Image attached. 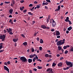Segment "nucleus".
Segmentation results:
<instances>
[{
	"label": "nucleus",
	"mask_w": 73,
	"mask_h": 73,
	"mask_svg": "<svg viewBox=\"0 0 73 73\" xmlns=\"http://www.w3.org/2000/svg\"><path fill=\"white\" fill-rule=\"evenodd\" d=\"M9 34L11 35H12L13 34V33H12V32H9Z\"/></svg>",
	"instance_id": "nucleus-45"
},
{
	"label": "nucleus",
	"mask_w": 73,
	"mask_h": 73,
	"mask_svg": "<svg viewBox=\"0 0 73 73\" xmlns=\"http://www.w3.org/2000/svg\"><path fill=\"white\" fill-rule=\"evenodd\" d=\"M33 6V5H32V4H30L29 5V7H32Z\"/></svg>",
	"instance_id": "nucleus-56"
},
{
	"label": "nucleus",
	"mask_w": 73,
	"mask_h": 73,
	"mask_svg": "<svg viewBox=\"0 0 73 73\" xmlns=\"http://www.w3.org/2000/svg\"><path fill=\"white\" fill-rule=\"evenodd\" d=\"M58 50H61L62 49V47L60 46H58Z\"/></svg>",
	"instance_id": "nucleus-11"
},
{
	"label": "nucleus",
	"mask_w": 73,
	"mask_h": 73,
	"mask_svg": "<svg viewBox=\"0 0 73 73\" xmlns=\"http://www.w3.org/2000/svg\"><path fill=\"white\" fill-rule=\"evenodd\" d=\"M60 5H59L58 6V9H56L55 11H59L60 9Z\"/></svg>",
	"instance_id": "nucleus-10"
},
{
	"label": "nucleus",
	"mask_w": 73,
	"mask_h": 73,
	"mask_svg": "<svg viewBox=\"0 0 73 73\" xmlns=\"http://www.w3.org/2000/svg\"><path fill=\"white\" fill-rule=\"evenodd\" d=\"M64 42H62V40H61L60 41H58L57 42V44L58 46L59 45H63L64 44Z\"/></svg>",
	"instance_id": "nucleus-2"
},
{
	"label": "nucleus",
	"mask_w": 73,
	"mask_h": 73,
	"mask_svg": "<svg viewBox=\"0 0 73 73\" xmlns=\"http://www.w3.org/2000/svg\"><path fill=\"white\" fill-rule=\"evenodd\" d=\"M20 9L21 11H23V8H22V7H20Z\"/></svg>",
	"instance_id": "nucleus-59"
},
{
	"label": "nucleus",
	"mask_w": 73,
	"mask_h": 73,
	"mask_svg": "<svg viewBox=\"0 0 73 73\" xmlns=\"http://www.w3.org/2000/svg\"><path fill=\"white\" fill-rule=\"evenodd\" d=\"M36 60V57H34L33 59V62H35V60Z\"/></svg>",
	"instance_id": "nucleus-29"
},
{
	"label": "nucleus",
	"mask_w": 73,
	"mask_h": 73,
	"mask_svg": "<svg viewBox=\"0 0 73 73\" xmlns=\"http://www.w3.org/2000/svg\"><path fill=\"white\" fill-rule=\"evenodd\" d=\"M52 23H55L56 22H55V21L53 20V19H52Z\"/></svg>",
	"instance_id": "nucleus-55"
},
{
	"label": "nucleus",
	"mask_w": 73,
	"mask_h": 73,
	"mask_svg": "<svg viewBox=\"0 0 73 73\" xmlns=\"http://www.w3.org/2000/svg\"><path fill=\"white\" fill-rule=\"evenodd\" d=\"M4 69L5 70H7L8 71V73H9V69H8V68L7 67V66H4Z\"/></svg>",
	"instance_id": "nucleus-5"
},
{
	"label": "nucleus",
	"mask_w": 73,
	"mask_h": 73,
	"mask_svg": "<svg viewBox=\"0 0 73 73\" xmlns=\"http://www.w3.org/2000/svg\"><path fill=\"white\" fill-rule=\"evenodd\" d=\"M37 67L38 69H42V66H37Z\"/></svg>",
	"instance_id": "nucleus-22"
},
{
	"label": "nucleus",
	"mask_w": 73,
	"mask_h": 73,
	"mask_svg": "<svg viewBox=\"0 0 73 73\" xmlns=\"http://www.w3.org/2000/svg\"><path fill=\"white\" fill-rule=\"evenodd\" d=\"M46 29H49L50 28L49 27H46Z\"/></svg>",
	"instance_id": "nucleus-53"
},
{
	"label": "nucleus",
	"mask_w": 73,
	"mask_h": 73,
	"mask_svg": "<svg viewBox=\"0 0 73 73\" xmlns=\"http://www.w3.org/2000/svg\"><path fill=\"white\" fill-rule=\"evenodd\" d=\"M49 19H47L46 20V21H47V23H48V22H49Z\"/></svg>",
	"instance_id": "nucleus-40"
},
{
	"label": "nucleus",
	"mask_w": 73,
	"mask_h": 73,
	"mask_svg": "<svg viewBox=\"0 0 73 73\" xmlns=\"http://www.w3.org/2000/svg\"><path fill=\"white\" fill-rule=\"evenodd\" d=\"M12 32V30L11 28H9V30L8 31V33H9V32Z\"/></svg>",
	"instance_id": "nucleus-12"
},
{
	"label": "nucleus",
	"mask_w": 73,
	"mask_h": 73,
	"mask_svg": "<svg viewBox=\"0 0 73 73\" xmlns=\"http://www.w3.org/2000/svg\"><path fill=\"white\" fill-rule=\"evenodd\" d=\"M66 46V48H69V47H70V46H69V45Z\"/></svg>",
	"instance_id": "nucleus-48"
},
{
	"label": "nucleus",
	"mask_w": 73,
	"mask_h": 73,
	"mask_svg": "<svg viewBox=\"0 0 73 73\" xmlns=\"http://www.w3.org/2000/svg\"><path fill=\"white\" fill-rule=\"evenodd\" d=\"M10 5L11 6V7H13L14 6V4L13 3H11Z\"/></svg>",
	"instance_id": "nucleus-41"
},
{
	"label": "nucleus",
	"mask_w": 73,
	"mask_h": 73,
	"mask_svg": "<svg viewBox=\"0 0 73 73\" xmlns=\"http://www.w3.org/2000/svg\"><path fill=\"white\" fill-rule=\"evenodd\" d=\"M48 4H49V3H47V2H46L45 3V4L46 5H48Z\"/></svg>",
	"instance_id": "nucleus-62"
},
{
	"label": "nucleus",
	"mask_w": 73,
	"mask_h": 73,
	"mask_svg": "<svg viewBox=\"0 0 73 73\" xmlns=\"http://www.w3.org/2000/svg\"><path fill=\"white\" fill-rule=\"evenodd\" d=\"M5 38V35H1L0 36V39H2V41H4Z\"/></svg>",
	"instance_id": "nucleus-4"
},
{
	"label": "nucleus",
	"mask_w": 73,
	"mask_h": 73,
	"mask_svg": "<svg viewBox=\"0 0 73 73\" xmlns=\"http://www.w3.org/2000/svg\"><path fill=\"white\" fill-rule=\"evenodd\" d=\"M12 2L13 3V4H15V1L14 0H12Z\"/></svg>",
	"instance_id": "nucleus-27"
},
{
	"label": "nucleus",
	"mask_w": 73,
	"mask_h": 73,
	"mask_svg": "<svg viewBox=\"0 0 73 73\" xmlns=\"http://www.w3.org/2000/svg\"><path fill=\"white\" fill-rule=\"evenodd\" d=\"M68 53V51L66 50V51L64 52V54H67Z\"/></svg>",
	"instance_id": "nucleus-31"
},
{
	"label": "nucleus",
	"mask_w": 73,
	"mask_h": 73,
	"mask_svg": "<svg viewBox=\"0 0 73 73\" xmlns=\"http://www.w3.org/2000/svg\"><path fill=\"white\" fill-rule=\"evenodd\" d=\"M28 62L29 63H31L32 62V59H29L28 60Z\"/></svg>",
	"instance_id": "nucleus-15"
},
{
	"label": "nucleus",
	"mask_w": 73,
	"mask_h": 73,
	"mask_svg": "<svg viewBox=\"0 0 73 73\" xmlns=\"http://www.w3.org/2000/svg\"><path fill=\"white\" fill-rule=\"evenodd\" d=\"M3 48V45H0V50L1 49V48Z\"/></svg>",
	"instance_id": "nucleus-35"
},
{
	"label": "nucleus",
	"mask_w": 73,
	"mask_h": 73,
	"mask_svg": "<svg viewBox=\"0 0 73 73\" xmlns=\"http://www.w3.org/2000/svg\"><path fill=\"white\" fill-rule=\"evenodd\" d=\"M63 49H66V46H64L63 47Z\"/></svg>",
	"instance_id": "nucleus-39"
},
{
	"label": "nucleus",
	"mask_w": 73,
	"mask_h": 73,
	"mask_svg": "<svg viewBox=\"0 0 73 73\" xmlns=\"http://www.w3.org/2000/svg\"><path fill=\"white\" fill-rule=\"evenodd\" d=\"M71 29H72V27L71 26L70 27L67 29V30L68 31H70Z\"/></svg>",
	"instance_id": "nucleus-14"
},
{
	"label": "nucleus",
	"mask_w": 73,
	"mask_h": 73,
	"mask_svg": "<svg viewBox=\"0 0 73 73\" xmlns=\"http://www.w3.org/2000/svg\"><path fill=\"white\" fill-rule=\"evenodd\" d=\"M33 70H34V71H35V72H36L37 70V69L36 68H34L33 69Z\"/></svg>",
	"instance_id": "nucleus-46"
},
{
	"label": "nucleus",
	"mask_w": 73,
	"mask_h": 73,
	"mask_svg": "<svg viewBox=\"0 0 73 73\" xmlns=\"http://www.w3.org/2000/svg\"><path fill=\"white\" fill-rule=\"evenodd\" d=\"M70 50L71 52H73V46L71 48Z\"/></svg>",
	"instance_id": "nucleus-30"
},
{
	"label": "nucleus",
	"mask_w": 73,
	"mask_h": 73,
	"mask_svg": "<svg viewBox=\"0 0 73 73\" xmlns=\"http://www.w3.org/2000/svg\"><path fill=\"white\" fill-rule=\"evenodd\" d=\"M28 14L29 15H33V14H32V13L31 12H29Z\"/></svg>",
	"instance_id": "nucleus-32"
},
{
	"label": "nucleus",
	"mask_w": 73,
	"mask_h": 73,
	"mask_svg": "<svg viewBox=\"0 0 73 73\" xmlns=\"http://www.w3.org/2000/svg\"><path fill=\"white\" fill-rule=\"evenodd\" d=\"M68 20H69V17H67L66 19L65 20V21H66V22H68Z\"/></svg>",
	"instance_id": "nucleus-17"
},
{
	"label": "nucleus",
	"mask_w": 73,
	"mask_h": 73,
	"mask_svg": "<svg viewBox=\"0 0 73 73\" xmlns=\"http://www.w3.org/2000/svg\"><path fill=\"white\" fill-rule=\"evenodd\" d=\"M62 62H60L58 64V66L59 67H62Z\"/></svg>",
	"instance_id": "nucleus-7"
},
{
	"label": "nucleus",
	"mask_w": 73,
	"mask_h": 73,
	"mask_svg": "<svg viewBox=\"0 0 73 73\" xmlns=\"http://www.w3.org/2000/svg\"><path fill=\"white\" fill-rule=\"evenodd\" d=\"M60 54H56V56L58 57H60Z\"/></svg>",
	"instance_id": "nucleus-47"
},
{
	"label": "nucleus",
	"mask_w": 73,
	"mask_h": 73,
	"mask_svg": "<svg viewBox=\"0 0 73 73\" xmlns=\"http://www.w3.org/2000/svg\"><path fill=\"white\" fill-rule=\"evenodd\" d=\"M56 36H59L60 35V33L58 31H56Z\"/></svg>",
	"instance_id": "nucleus-8"
},
{
	"label": "nucleus",
	"mask_w": 73,
	"mask_h": 73,
	"mask_svg": "<svg viewBox=\"0 0 73 73\" xmlns=\"http://www.w3.org/2000/svg\"><path fill=\"white\" fill-rule=\"evenodd\" d=\"M50 70V68H49L48 69H47L46 70L47 72H49Z\"/></svg>",
	"instance_id": "nucleus-63"
},
{
	"label": "nucleus",
	"mask_w": 73,
	"mask_h": 73,
	"mask_svg": "<svg viewBox=\"0 0 73 73\" xmlns=\"http://www.w3.org/2000/svg\"><path fill=\"white\" fill-rule=\"evenodd\" d=\"M7 64L9 65V64H11V63H10V62L8 61L7 62Z\"/></svg>",
	"instance_id": "nucleus-54"
},
{
	"label": "nucleus",
	"mask_w": 73,
	"mask_h": 73,
	"mask_svg": "<svg viewBox=\"0 0 73 73\" xmlns=\"http://www.w3.org/2000/svg\"><path fill=\"white\" fill-rule=\"evenodd\" d=\"M40 6L39 5H36V7L38 9L39 8H40Z\"/></svg>",
	"instance_id": "nucleus-38"
},
{
	"label": "nucleus",
	"mask_w": 73,
	"mask_h": 73,
	"mask_svg": "<svg viewBox=\"0 0 73 73\" xmlns=\"http://www.w3.org/2000/svg\"><path fill=\"white\" fill-rule=\"evenodd\" d=\"M68 22H69V24L70 25H71L72 24V22H71V21H70V20H68Z\"/></svg>",
	"instance_id": "nucleus-28"
},
{
	"label": "nucleus",
	"mask_w": 73,
	"mask_h": 73,
	"mask_svg": "<svg viewBox=\"0 0 73 73\" xmlns=\"http://www.w3.org/2000/svg\"><path fill=\"white\" fill-rule=\"evenodd\" d=\"M20 60L22 61V62H27L28 61V60L24 56H22L20 58Z\"/></svg>",
	"instance_id": "nucleus-1"
},
{
	"label": "nucleus",
	"mask_w": 73,
	"mask_h": 73,
	"mask_svg": "<svg viewBox=\"0 0 73 73\" xmlns=\"http://www.w3.org/2000/svg\"><path fill=\"white\" fill-rule=\"evenodd\" d=\"M50 23L51 24L52 23V19L50 20Z\"/></svg>",
	"instance_id": "nucleus-64"
},
{
	"label": "nucleus",
	"mask_w": 73,
	"mask_h": 73,
	"mask_svg": "<svg viewBox=\"0 0 73 73\" xmlns=\"http://www.w3.org/2000/svg\"><path fill=\"white\" fill-rule=\"evenodd\" d=\"M39 48V50H40V51H41V50H42V47H40Z\"/></svg>",
	"instance_id": "nucleus-34"
},
{
	"label": "nucleus",
	"mask_w": 73,
	"mask_h": 73,
	"mask_svg": "<svg viewBox=\"0 0 73 73\" xmlns=\"http://www.w3.org/2000/svg\"><path fill=\"white\" fill-rule=\"evenodd\" d=\"M43 40H42V39H40V44H42V43H43Z\"/></svg>",
	"instance_id": "nucleus-24"
},
{
	"label": "nucleus",
	"mask_w": 73,
	"mask_h": 73,
	"mask_svg": "<svg viewBox=\"0 0 73 73\" xmlns=\"http://www.w3.org/2000/svg\"><path fill=\"white\" fill-rule=\"evenodd\" d=\"M45 5V3L44 2L42 3V6H44V5Z\"/></svg>",
	"instance_id": "nucleus-49"
},
{
	"label": "nucleus",
	"mask_w": 73,
	"mask_h": 73,
	"mask_svg": "<svg viewBox=\"0 0 73 73\" xmlns=\"http://www.w3.org/2000/svg\"><path fill=\"white\" fill-rule=\"evenodd\" d=\"M36 58V60H38V57H37V55H36L35 56V57Z\"/></svg>",
	"instance_id": "nucleus-36"
},
{
	"label": "nucleus",
	"mask_w": 73,
	"mask_h": 73,
	"mask_svg": "<svg viewBox=\"0 0 73 73\" xmlns=\"http://www.w3.org/2000/svg\"><path fill=\"white\" fill-rule=\"evenodd\" d=\"M36 54H34L33 55H30L29 56V57L31 58H32L33 57H34L35 56H36Z\"/></svg>",
	"instance_id": "nucleus-9"
},
{
	"label": "nucleus",
	"mask_w": 73,
	"mask_h": 73,
	"mask_svg": "<svg viewBox=\"0 0 73 73\" xmlns=\"http://www.w3.org/2000/svg\"><path fill=\"white\" fill-rule=\"evenodd\" d=\"M41 27L43 29H46V26L44 25H43L41 26Z\"/></svg>",
	"instance_id": "nucleus-18"
},
{
	"label": "nucleus",
	"mask_w": 73,
	"mask_h": 73,
	"mask_svg": "<svg viewBox=\"0 0 73 73\" xmlns=\"http://www.w3.org/2000/svg\"><path fill=\"white\" fill-rule=\"evenodd\" d=\"M21 36H22V37H23L24 38H25V36H24V35L21 34Z\"/></svg>",
	"instance_id": "nucleus-42"
},
{
	"label": "nucleus",
	"mask_w": 73,
	"mask_h": 73,
	"mask_svg": "<svg viewBox=\"0 0 73 73\" xmlns=\"http://www.w3.org/2000/svg\"><path fill=\"white\" fill-rule=\"evenodd\" d=\"M64 1V0H62L60 2V4H61V3H62V2H63Z\"/></svg>",
	"instance_id": "nucleus-57"
},
{
	"label": "nucleus",
	"mask_w": 73,
	"mask_h": 73,
	"mask_svg": "<svg viewBox=\"0 0 73 73\" xmlns=\"http://www.w3.org/2000/svg\"><path fill=\"white\" fill-rule=\"evenodd\" d=\"M66 64L68 66L69 65L70 67H73V65L72 62H66Z\"/></svg>",
	"instance_id": "nucleus-3"
},
{
	"label": "nucleus",
	"mask_w": 73,
	"mask_h": 73,
	"mask_svg": "<svg viewBox=\"0 0 73 73\" xmlns=\"http://www.w3.org/2000/svg\"><path fill=\"white\" fill-rule=\"evenodd\" d=\"M52 55H49V54H46L45 55V57H50V58H51V57H52Z\"/></svg>",
	"instance_id": "nucleus-6"
},
{
	"label": "nucleus",
	"mask_w": 73,
	"mask_h": 73,
	"mask_svg": "<svg viewBox=\"0 0 73 73\" xmlns=\"http://www.w3.org/2000/svg\"><path fill=\"white\" fill-rule=\"evenodd\" d=\"M9 12L10 14H12V12H13V9H11L9 10Z\"/></svg>",
	"instance_id": "nucleus-16"
},
{
	"label": "nucleus",
	"mask_w": 73,
	"mask_h": 73,
	"mask_svg": "<svg viewBox=\"0 0 73 73\" xmlns=\"http://www.w3.org/2000/svg\"><path fill=\"white\" fill-rule=\"evenodd\" d=\"M27 11V10H24L23 11V12H24V13H25V12H26Z\"/></svg>",
	"instance_id": "nucleus-58"
},
{
	"label": "nucleus",
	"mask_w": 73,
	"mask_h": 73,
	"mask_svg": "<svg viewBox=\"0 0 73 73\" xmlns=\"http://www.w3.org/2000/svg\"><path fill=\"white\" fill-rule=\"evenodd\" d=\"M35 8L34 7H33L32 9H31V11H32V10H33V9H34V8Z\"/></svg>",
	"instance_id": "nucleus-60"
},
{
	"label": "nucleus",
	"mask_w": 73,
	"mask_h": 73,
	"mask_svg": "<svg viewBox=\"0 0 73 73\" xmlns=\"http://www.w3.org/2000/svg\"><path fill=\"white\" fill-rule=\"evenodd\" d=\"M53 70V69H51L50 71L48 73H53V70Z\"/></svg>",
	"instance_id": "nucleus-23"
},
{
	"label": "nucleus",
	"mask_w": 73,
	"mask_h": 73,
	"mask_svg": "<svg viewBox=\"0 0 73 73\" xmlns=\"http://www.w3.org/2000/svg\"><path fill=\"white\" fill-rule=\"evenodd\" d=\"M18 40V38H14L13 39V41L15 42H17Z\"/></svg>",
	"instance_id": "nucleus-13"
},
{
	"label": "nucleus",
	"mask_w": 73,
	"mask_h": 73,
	"mask_svg": "<svg viewBox=\"0 0 73 73\" xmlns=\"http://www.w3.org/2000/svg\"><path fill=\"white\" fill-rule=\"evenodd\" d=\"M56 24V23H52V25L53 27H55Z\"/></svg>",
	"instance_id": "nucleus-19"
},
{
	"label": "nucleus",
	"mask_w": 73,
	"mask_h": 73,
	"mask_svg": "<svg viewBox=\"0 0 73 73\" xmlns=\"http://www.w3.org/2000/svg\"><path fill=\"white\" fill-rule=\"evenodd\" d=\"M69 68H70V67L69 66V67H67L66 68V70H68V69H69Z\"/></svg>",
	"instance_id": "nucleus-44"
},
{
	"label": "nucleus",
	"mask_w": 73,
	"mask_h": 73,
	"mask_svg": "<svg viewBox=\"0 0 73 73\" xmlns=\"http://www.w3.org/2000/svg\"><path fill=\"white\" fill-rule=\"evenodd\" d=\"M0 5L1 6H3V2H2L0 4Z\"/></svg>",
	"instance_id": "nucleus-52"
},
{
	"label": "nucleus",
	"mask_w": 73,
	"mask_h": 73,
	"mask_svg": "<svg viewBox=\"0 0 73 73\" xmlns=\"http://www.w3.org/2000/svg\"><path fill=\"white\" fill-rule=\"evenodd\" d=\"M63 59H64V58L63 57H61L60 58V60H62Z\"/></svg>",
	"instance_id": "nucleus-51"
},
{
	"label": "nucleus",
	"mask_w": 73,
	"mask_h": 73,
	"mask_svg": "<svg viewBox=\"0 0 73 73\" xmlns=\"http://www.w3.org/2000/svg\"><path fill=\"white\" fill-rule=\"evenodd\" d=\"M56 65V64L54 62H53L52 65V67H53V66H55Z\"/></svg>",
	"instance_id": "nucleus-21"
},
{
	"label": "nucleus",
	"mask_w": 73,
	"mask_h": 73,
	"mask_svg": "<svg viewBox=\"0 0 73 73\" xmlns=\"http://www.w3.org/2000/svg\"><path fill=\"white\" fill-rule=\"evenodd\" d=\"M61 50V51L63 53H64V50L63 49H62Z\"/></svg>",
	"instance_id": "nucleus-61"
},
{
	"label": "nucleus",
	"mask_w": 73,
	"mask_h": 73,
	"mask_svg": "<svg viewBox=\"0 0 73 73\" xmlns=\"http://www.w3.org/2000/svg\"><path fill=\"white\" fill-rule=\"evenodd\" d=\"M5 4H9V3H10V2H5Z\"/></svg>",
	"instance_id": "nucleus-33"
},
{
	"label": "nucleus",
	"mask_w": 73,
	"mask_h": 73,
	"mask_svg": "<svg viewBox=\"0 0 73 73\" xmlns=\"http://www.w3.org/2000/svg\"><path fill=\"white\" fill-rule=\"evenodd\" d=\"M20 3H24V0H22L21 1H20Z\"/></svg>",
	"instance_id": "nucleus-43"
},
{
	"label": "nucleus",
	"mask_w": 73,
	"mask_h": 73,
	"mask_svg": "<svg viewBox=\"0 0 73 73\" xmlns=\"http://www.w3.org/2000/svg\"><path fill=\"white\" fill-rule=\"evenodd\" d=\"M23 44L25 46H27V44H28V43H27V42H24L23 43Z\"/></svg>",
	"instance_id": "nucleus-20"
},
{
	"label": "nucleus",
	"mask_w": 73,
	"mask_h": 73,
	"mask_svg": "<svg viewBox=\"0 0 73 73\" xmlns=\"http://www.w3.org/2000/svg\"><path fill=\"white\" fill-rule=\"evenodd\" d=\"M9 23L11 24H13V22H12V19H10L9 21Z\"/></svg>",
	"instance_id": "nucleus-25"
},
{
	"label": "nucleus",
	"mask_w": 73,
	"mask_h": 73,
	"mask_svg": "<svg viewBox=\"0 0 73 73\" xmlns=\"http://www.w3.org/2000/svg\"><path fill=\"white\" fill-rule=\"evenodd\" d=\"M46 2L48 3H50V0H46Z\"/></svg>",
	"instance_id": "nucleus-37"
},
{
	"label": "nucleus",
	"mask_w": 73,
	"mask_h": 73,
	"mask_svg": "<svg viewBox=\"0 0 73 73\" xmlns=\"http://www.w3.org/2000/svg\"><path fill=\"white\" fill-rule=\"evenodd\" d=\"M56 37H57V38H60V37H61V36H60V35H58V36H56Z\"/></svg>",
	"instance_id": "nucleus-50"
},
{
	"label": "nucleus",
	"mask_w": 73,
	"mask_h": 73,
	"mask_svg": "<svg viewBox=\"0 0 73 73\" xmlns=\"http://www.w3.org/2000/svg\"><path fill=\"white\" fill-rule=\"evenodd\" d=\"M32 52H35V49L33 48H31Z\"/></svg>",
	"instance_id": "nucleus-26"
}]
</instances>
